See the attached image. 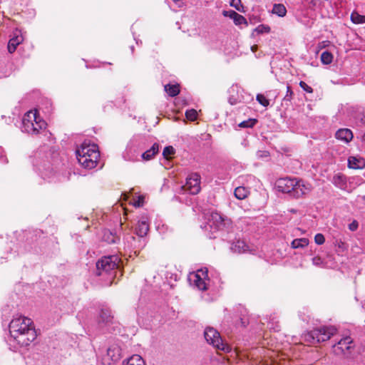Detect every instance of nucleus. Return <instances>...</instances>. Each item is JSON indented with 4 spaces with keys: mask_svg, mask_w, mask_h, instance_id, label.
<instances>
[{
    "mask_svg": "<svg viewBox=\"0 0 365 365\" xmlns=\"http://www.w3.org/2000/svg\"><path fill=\"white\" fill-rule=\"evenodd\" d=\"M348 166L352 169H363L365 168V160L362 158L351 156L348 159Z\"/></svg>",
    "mask_w": 365,
    "mask_h": 365,
    "instance_id": "obj_20",
    "label": "nucleus"
},
{
    "mask_svg": "<svg viewBox=\"0 0 365 365\" xmlns=\"http://www.w3.org/2000/svg\"><path fill=\"white\" fill-rule=\"evenodd\" d=\"M231 220L222 216L218 212H212L209 219L208 225L210 228L214 227L216 230H224L231 226Z\"/></svg>",
    "mask_w": 365,
    "mask_h": 365,
    "instance_id": "obj_9",
    "label": "nucleus"
},
{
    "mask_svg": "<svg viewBox=\"0 0 365 365\" xmlns=\"http://www.w3.org/2000/svg\"><path fill=\"white\" fill-rule=\"evenodd\" d=\"M144 197L142 196L138 197V199L133 202L135 207H140L143 205Z\"/></svg>",
    "mask_w": 365,
    "mask_h": 365,
    "instance_id": "obj_45",
    "label": "nucleus"
},
{
    "mask_svg": "<svg viewBox=\"0 0 365 365\" xmlns=\"http://www.w3.org/2000/svg\"><path fill=\"white\" fill-rule=\"evenodd\" d=\"M9 332L21 346H29L37 336L31 319L23 316L14 317L9 324Z\"/></svg>",
    "mask_w": 365,
    "mask_h": 365,
    "instance_id": "obj_1",
    "label": "nucleus"
},
{
    "mask_svg": "<svg viewBox=\"0 0 365 365\" xmlns=\"http://www.w3.org/2000/svg\"><path fill=\"white\" fill-rule=\"evenodd\" d=\"M354 344L350 336L342 338L332 346V351L337 356H349Z\"/></svg>",
    "mask_w": 365,
    "mask_h": 365,
    "instance_id": "obj_7",
    "label": "nucleus"
},
{
    "mask_svg": "<svg viewBox=\"0 0 365 365\" xmlns=\"http://www.w3.org/2000/svg\"><path fill=\"white\" fill-rule=\"evenodd\" d=\"M332 182L336 187L341 190L346 187V178L343 174L338 173L334 175Z\"/></svg>",
    "mask_w": 365,
    "mask_h": 365,
    "instance_id": "obj_22",
    "label": "nucleus"
},
{
    "mask_svg": "<svg viewBox=\"0 0 365 365\" xmlns=\"http://www.w3.org/2000/svg\"><path fill=\"white\" fill-rule=\"evenodd\" d=\"M238 13H237L236 11H223V15L225 16H228L230 17V19H233V18H235V15H237Z\"/></svg>",
    "mask_w": 365,
    "mask_h": 365,
    "instance_id": "obj_43",
    "label": "nucleus"
},
{
    "mask_svg": "<svg viewBox=\"0 0 365 365\" xmlns=\"http://www.w3.org/2000/svg\"><path fill=\"white\" fill-rule=\"evenodd\" d=\"M232 20H233L235 24L237 26H240L242 24H245L246 26L247 25V21L246 19L243 16H242L239 14H237V15H235V18H233Z\"/></svg>",
    "mask_w": 365,
    "mask_h": 365,
    "instance_id": "obj_31",
    "label": "nucleus"
},
{
    "mask_svg": "<svg viewBox=\"0 0 365 365\" xmlns=\"http://www.w3.org/2000/svg\"><path fill=\"white\" fill-rule=\"evenodd\" d=\"M200 175L197 173H192L186 178L185 185L183 188L192 195L197 194L200 190Z\"/></svg>",
    "mask_w": 365,
    "mask_h": 365,
    "instance_id": "obj_10",
    "label": "nucleus"
},
{
    "mask_svg": "<svg viewBox=\"0 0 365 365\" xmlns=\"http://www.w3.org/2000/svg\"><path fill=\"white\" fill-rule=\"evenodd\" d=\"M351 21L356 24H364L365 16L361 15L356 11H353L351 14Z\"/></svg>",
    "mask_w": 365,
    "mask_h": 365,
    "instance_id": "obj_29",
    "label": "nucleus"
},
{
    "mask_svg": "<svg viewBox=\"0 0 365 365\" xmlns=\"http://www.w3.org/2000/svg\"><path fill=\"white\" fill-rule=\"evenodd\" d=\"M121 358V349L120 346L116 344H111L108 349H107V353L106 355L104 357V360L107 361V363L108 364H110V362H115L120 360Z\"/></svg>",
    "mask_w": 365,
    "mask_h": 365,
    "instance_id": "obj_13",
    "label": "nucleus"
},
{
    "mask_svg": "<svg viewBox=\"0 0 365 365\" xmlns=\"http://www.w3.org/2000/svg\"><path fill=\"white\" fill-rule=\"evenodd\" d=\"M279 190L284 193H289L295 198H299L307 195L312 190L310 184L305 183L303 180L296 178H281L277 181Z\"/></svg>",
    "mask_w": 365,
    "mask_h": 365,
    "instance_id": "obj_2",
    "label": "nucleus"
},
{
    "mask_svg": "<svg viewBox=\"0 0 365 365\" xmlns=\"http://www.w3.org/2000/svg\"><path fill=\"white\" fill-rule=\"evenodd\" d=\"M24 41V38L19 31L14 32L13 37L9 40L8 43V51L10 53H14L17 46Z\"/></svg>",
    "mask_w": 365,
    "mask_h": 365,
    "instance_id": "obj_15",
    "label": "nucleus"
},
{
    "mask_svg": "<svg viewBox=\"0 0 365 365\" xmlns=\"http://www.w3.org/2000/svg\"><path fill=\"white\" fill-rule=\"evenodd\" d=\"M207 272V269H201L195 273H191L188 278L190 284L196 287L199 290H206L207 289L206 281H209Z\"/></svg>",
    "mask_w": 365,
    "mask_h": 365,
    "instance_id": "obj_8",
    "label": "nucleus"
},
{
    "mask_svg": "<svg viewBox=\"0 0 365 365\" xmlns=\"http://www.w3.org/2000/svg\"><path fill=\"white\" fill-rule=\"evenodd\" d=\"M100 154L98 149L91 150L90 155L87 157H82L80 164L85 168L92 169L96 167Z\"/></svg>",
    "mask_w": 365,
    "mask_h": 365,
    "instance_id": "obj_12",
    "label": "nucleus"
},
{
    "mask_svg": "<svg viewBox=\"0 0 365 365\" xmlns=\"http://www.w3.org/2000/svg\"><path fill=\"white\" fill-rule=\"evenodd\" d=\"M333 55L331 53L325 51L321 54V61L322 63L328 65L332 62Z\"/></svg>",
    "mask_w": 365,
    "mask_h": 365,
    "instance_id": "obj_30",
    "label": "nucleus"
},
{
    "mask_svg": "<svg viewBox=\"0 0 365 365\" xmlns=\"http://www.w3.org/2000/svg\"><path fill=\"white\" fill-rule=\"evenodd\" d=\"M230 5L237 10L240 11V6H241V0H231Z\"/></svg>",
    "mask_w": 365,
    "mask_h": 365,
    "instance_id": "obj_44",
    "label": "nucleus"
},
{
    "mask_svg": "<svg viewBox=\"0 0 365 365\" xmlns=\"http://www.w3.org/2000/svg\"><path fill=\"white\" fill-rule=\"evenodd\" d=\"M204 336L207 342L215 348L224 351H228L229 346L222 342L220 333L212 327H207L204 331Z\"/></svg>",
    "mask_w": 365,
    "mask_h": 365,
    "instance_id": "obj_6",
    "label": "nucleus"
},
{
    "mask_svg": "<svg viewBox=\"0 0 365 365\" xmlns=\"http://www.w3.org/2000/svg\"><path fill=\"white\" fill-rule=\"evenodd\" d=\"M248 247L245 242L241 240H237L231 246V250L236 253H242L247 250Z\"/></svg>",
    "mask_w": 365,
    "mask_h": 365,
    "instance_id": "obj_23",
    "label": "nucleus"
},
{
    "mask_svg": "<svg viewBox=\"0 0 365 365\" xmlns=\"http://www.w3.org/2000/svg\"><path fill=\"white\" fill-rule=\"evenodd\" d=\"M312 263L315 266L320 267L324 264V261L320 257H314L312 258Z\"/></svg>",
    "mask_w": 365,
    "mask_h": 365,
    "instance_id": "obj_42",
    "label": "nucleus"
},
{
    "mask_svg": "<svg viewBox=\"0 0 365 365\" xmlns=\"http://www.w3.org/2000/svg\"><path fill=\"white\" fill-rule=\"evenodd\" d=\"M97 146L95 144L93 145H86V143H83L81 148L77 149L76 150V158L80 163V160L82 158V157H87L90 155L91 150H96Z\"/></svg>",
    "mask_w": 365,
    "mask_h": 365,
    "instance_id": "obj_16",
    "label": "nucleus"
},
{
    "mask_svg": "<svg viewBox=\"0 0 365 365\" xmlns=\"http://www.w3.org/2000/svg\"><path fill=\"white\" fill-rule=\"evenodd\" d=\"M120 259L117 255L104 256L96 262V274L98 276L108 275L111 279L115 276V269L119 267Z\"/></svg>",
    "mask_w": 365,
    "mask_h": 365,
    "instance_id": "obj_3",
    "label": "nucleus"
},
{
    "mask_svg": "<svg viewBox=\"0 0 365 365\" xmlns=\"http://www.w3.org/2000/svg\"><path fill=\"white\" fill-rule=\"evenodd\" d=\"M123 365H145V364L140 355L134 354L128 359L127 361H124Z\"/></svg>",
    "mask_w": 365,
    "mask_h": 365,
    "instance_id": "obj_24",
    "label": "nucleus"
},
{
    "mask_svg": "<svg viewBox=\"0 0 365 365\" xmlns=\"http://www.w3.org/2000/svg\"><path fill=\"white\" fill-rule=\"evenodd\" d=\"M105 240L108 243H115L118 240L116 235H113L111 232H106L104 235Z\"/></svg>",
    "mask_w": 365,
    "mask_h": 365,
    "instance_id": "obj_36",
    "label": "nucleus"
},
{
    "mask_svg": "<svg viewBox=\"0 0 365 365\" xmlns=\"http://www.w3.org/2000/svg\"><path fill=\"white\" fill-rule=\"evenodd\" d=\"M125 243L129 249L133 250L135 254L139 252L146 245L145 238L139 237L138 236L135 237L132 235H128L125 238Z\"/></svg>",
    "mask_w": 365,
    "mask_h": 365,
    "instance_id": "obj_11",
    "label": "nucleus"
},
{
    "mask_svg": "<svg viewBox=\"0 0 365 365\" xmlns=\"http://www.w3.org/2000/svg\"><path fill=\"white\" fill-rule=\"evenodd\" d=\"M159 152V144L155 143L152 147L143 153L141 154V157L144 160H151L156 154Z\"/></svg>",
    "mask_w": 365,
    "mask_h": 365,
    "instance_id": "obj_21",
    "label": "nucleus"
},
{
    "mask_svg": "<svg viewBox=\"0 0 365 365\" xmlns=\"http://www.w3.org/2000/svg\"><path fill=\"white\" fill-rule=\"evenodd\" d=\"M165 91L171 97L176 96L180 93L178 84H167L164 86Z\"/></svg>",
    "mask_w": 365,
    "mask_h": 365,
    "instance_id": "obj_25",
    "label": "nucleus"
},
{
    "mask_svg": "<svg viewBox=\"0 0 365 365\" xmlns=\"http://www.w3.org/2000/svg\"><path fill=\"white\" fill-rule=\"evenodd\" d=\"M185 117L190 121H194L197 119V113L195 109H190L185 112Z\"/></svg>",
    "mask_w": 365,
    "mask_h": 365,
    "instance_id": "obj_32",
    "label": "nucleus"
},
{
    "mask_svg": "<svg viewBox=\"0 0 365 365\" xmlns=\"http://www.w3.org/2000/svg\"><path fill=\"white\" fill-rule=\"evenodd\" d=\"M314 242L319 245H323L325 242L324 236L321 233L317 234L314 236Z\"/></svg>",
    "mask_w": 365,
    "mask_h": 365,
    "instance_id": "obj_39",
    "label": "nucleus"
},
{
    "mask_svg": "<svg viewBox=\"0 0 365 365\" xmlns=\"http://www.w3.org/2000/svg\"><path fill=\"white\" fill-rule=\"evenodd\" d=\"M149 231V225L145 220L138 221L135 227V234L139 237L145 238Z\"/></svg>",
    "mask_w": 365,
    "mask_h": 365,
    "instance_id": "obj_18",
    "label": "nucleus"
},
{
    "mask_svg": "<svg viewBox=\"0 0 365 365\" xmlns=\"http://www.w3.org/2000/svg\"><path fill=\"white\" fill-rule=\"evenodd\" d=\"M113 315L111 314V311L109 309L103 308L101 309L99 314L98 323L103 324L105 325H108L112 322Z\"/></svg>",
    "mask_w": 365,
    "mask_h": 365,
    "instance_id": "obj_19",
    "label": "nucleus"
},
{
    "mask_svg": "<svg viewBox=\"0 0 365 365\" xmlns=\"http://www.w3.org/2000/svg\"><path fill=\"white\" fill-rule=\"evenodd\" d=\"M272 13L278 16L283 17L287 14V9L282 4H275L272 8Z\"/></svg>",
    "mask_w": 365,
    "mask_h": 365,
    "instance_id": "obj_27",
    "label": "nucleus"
},
{
    "mask_svg": "<svg viewBox=\"0 0 365 365\" xmlns=\"http://www.w3.org/2000/svg\"><path fill=\"white\" fill-rule=\"evenodd\" d=\"M234 194L237 199L244 200L247 197L249 190L245 187L240 186L235 188Z\"/></svg>",
    "mask_w": 365,
    "mask_h": 365,
    "instance_id": "obj_26",
    "label": "nucleus"
},
{
    "mask_svg": "<svg viewBox=\"0 0 365 365\" xmlns=\"http://www.w3.org/2000/svg\"><path fill=\"white\" fill-rule=\"evenodd\" d=\"M254 31L258 34L269 33L270 31V27L264 24H260L255 29Z\"/></svg>",
    "mask_w": 365,
    "mask_h": 365,
    "instance_id": "obj_34",
    "label": "nucleus"
},
{
    "mask_svg": "<svg viewBox=\"0 0 365 365\" xmlns=\"http://www.w3.org/2000/svg\"><path fill=\"white\" fill-rule=\"evenodd\" d=\"M256 98L258 103L264 107H267L269 104V100L263 94H257Z\"/></svg>",
    "mask_w": 365,
    "mask_h": 365,
    "instance_id": "obj_35",
    "label": "nucleus"
},
{
    "mask_svg": "<svg viewBox=\"0 0 365 365\" xmlns=\"http://www.w3.org/2000/svg\"><path fill=\"white\" fill-rule=\"evenodd\" d=\"M46 127V123L39 117L36 110H29L24 114L22 119V131L32 135L38 134Z\"/></svg>",
    "mask_w": 365,
    "mask_h": 365,
    "instance_id": "obj_4",
    "label": "nucleus"
},
{
    "mask_svg": "<svg viewBox=\"0 0 365 365\" xmlns=\"http://www.w3.org/2000/svg\"><path fill=\"white\" fill-rule=\"evenodd\" d=\"M299 86L304 90L307 93H312L313 92V89L311 86H308L304 81H300L299 82Z\"/></svg>",
    "mask_w": 365,
    "mask_h": 365,
    "instance_id": "obj_40",
    "label": "nucleus"
},
{
    "mask_svg": "<svg viewBox=\"0 0 365 365\" xmlns=\"http://www.w3.org/2000/svg\"><path fill=\"white\" fill-rule=\"evenodd\" d=\"M257 49V45H254L251 47V50L252 52H255Z\"/></svg>",
    "mask_w": 365,
    "mask_h": 365,
    "instance_id": "obj_47",
    "label": "nucleus"
},
{
    "mask_svg": "<svg viewBox=\"0 0 365 365\" xmlns=\"http://www.w3.org/2000/svg\"><path fill=\"white\" fill-rule=\"evenodd\" d=\"M309 245V240L307 238H299L294 240L292 243V247L294 249L304 247Z\"/></svg>",
    "mask_w": 365,
    "mask_h": 365,
    "instance_id": "obj_28",
    "label": "nucleus"
},
{
    "mask_svg": "<svg viewBox=\"0 0 365 365\" xmlns=\"http://www.w3.org/2000/svg\"><path fill=\"white\" fill-rule=\"evenodd\" d=\"M292 96H293V91L291 88V86H287V93L285 95V96L284 97V101H289L290 102L291 100L292 99Z\"/></svg>",
    "mask_w": 365,
    "mask_h": 365,
    "instance_id": "obj_38",
    "label": "nucleus"
},
{
    "mask_svg": "<svg viewBox=\"0 0 365 365\" xmlns=\"http://www.w3.org/2000/svg\"><path fill=\"white\" fill-rule=\"evenodd\" d=\"M336 329L334 327H321L314 329L304 334V340L312 344H316L329 340L335 334Z\"/></svg>",
    "mask_w": 365,
    "mask_h": 365,
    "instance_id": "obj_5",
    "label": "nucleus"
},
{
    "mask_svg": "<svg viewBox=\"0 0 365 365\" xmlns=\"http://www.w3.org/2000/svg\"><path fill=\"white\" fill-rule=\"evenodd\" d=\"M175 153V149L173 146H166L163 149V155L165 158H168V156L173 155Z\"/></svg>",
    "mask_w": 365,
    "mask_h": 365,
    "instance_id": "obj_37",
    "label": "nucleus"
},
{
    "mask_svg": "<svg viewBox=\"0 0 365 365\" xmlns=\"http://www.w3.org/2000/svg\"><path fill=\"white\" fill-rule=\"evenodd\" d=\"M359 226L358 222L356 220H354L349 225V229L351 231H355L357 230Z\"/></svg>",
    "mask_w": 365,
    "mask_h": 365,
    "instance_id": "obj_46",
    "label": "nucleus"
},
{
    "mask_svg": "<svg viewBox=\"0 0 365 365\" xmlns=\"http://www.w3.org/2000/svg\"><path fill=\"white\" fill-rule=\"evenodd\" d=\"M335 137L336 139L348 143L353 138V133L350 129L341 128L336 132Z\"/></svg>",
    "mask_w": 365,
    "mask_h": 365,
    "instance_id": "obj_17",
    "label": "nucleus"
},
{
    "mask_svg": "<svg viewBox=\"0 0 365 365\" xmlns=\"http://www.w3.org/2000/svg\"><path fill=\"white\" fill-rule=\"evenodd\" d=\"M256 122L257 120L255 119L250 118L241 122L238 126L240 128H252L255 125Z\"/></svg>",
    "mask_w": 365,
    "mask_h": 365,
    "instance_id": "obj_33",
    "label": "nucleus"
},
{
    "mask_svg": "<svg viewBox=\"0 0 365 365\" xmlns=\"http://www.w3.org/2000/svg\"><path fill=\"white\" fill-rule=\"evenodd\" d=\"M335 246L339 249V251H344L346 249V244L341 240H336Z\"/></svg>",
    "mask_w": 365,
    "mask_h": 365,
    "instance_id": "obj_41",
    "label": "nucleus"
},
{
    "mask_svg": "<svg viewBox=\"0 0 365 365\" xmlns=\"http://www.w3.org/2000/svg\"><path fill=\"white\" fill-rule=\"evenodd\" d=\"M140 151L134 143H130L123 154L124 160L127 161L135 162L138 160Z\"/></svg>",
    "mask_w": 365,
    "mask_h": 365,
    "instance_id": "obj_14",
    "label": "nucleus"
}]
</instances>
